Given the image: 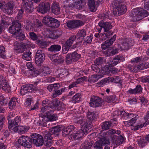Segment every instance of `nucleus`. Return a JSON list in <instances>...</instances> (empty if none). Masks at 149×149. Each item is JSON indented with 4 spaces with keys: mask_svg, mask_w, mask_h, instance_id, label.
I'll return each instance as SVG.
<instances>
[{
    "mask_svg": "<svg viewBox=\"0 0 149 149\" xmlns=\"http://www.w3.org/2000/svg\"><path fill=\"white\" fill-rule=\"evenodd\" d=\"M126 11V7L125 5H120L116 8H114L113 13L116 16H120L125 13Z\"/></svg>",
    "mask_w": 149,
    "mask_h": 149,
    "instance_id": "nucleus-14",
    "label": "nucleus"
},
{
    "mask_svg": "<svg viewBox=\"0 0 149 149\" xmlns=\"http://www.w3.org/2000/svg\"><path fill=\"white\" fill-rule=\"evenodd\" d=\"M26 66L30 72V73L31 75L35 77L38 75L39 72L33 66L31 63L30 62L27 63L26 64Z\"/></svg>",
    "mask_w": 149,
    "mask_h": 149,
    "instance_id": "nucleus-24",
    "label": "nucleus"
},
{
    "mask_svg": "<svg viewBox=\"0 0 149 149\" xmlns=\"http://www.w3.org/2000/svg\"><path fill=\"white\" fill-rule=\"evenodd\" d=\"M39 83V81H37L34 82L33 84H29L23 86L20 91L21 95H23L28 93L32 92L34 91H37L38 88L36 85Z\"/></svg>",
    "mask_w": 149,
    "mask_h": 149,
    "instance_id": "nucleus-6",
    "label": "nucleus"
},
{
    "mask_svg": "<svg viewBox=\"0 0 149 149\" xmlns=\"http://www.w3.org/2000/svg\"><path fill=\"white\" fill-rule=\"evenodd\" d=\"M58 89L54 91V92L53 93L52 95V97L54 98L56 97L61 95L63 92H65L66 89L65 88H63L60 90Z\"/></svg>",
    "mask_w": 149,
    "mask_h": 149,
    "instance_id": "nucleus-39",
    "label": "nucleus"
},
{
    "mask_svg": "<svg viewBox=\"0 0 149 149\" xmlns=\"http://www.w3.org/2000/svg\"><path fill=\"white\" fill-rule=\"evenodd\" d=\"M50 4L48 2H42L40 3L38 6L37 9L39 12L42 14H45L50 9Z\"/></svg>",
    "mask_w": 149,
    "mask_h": 149,
    "instance_id": "nucleus-15",
    "label": "nucleus"
},
{
    "mask_svg": "<svg viewBox=\"0 0 149 149\" xmlns=\"http://www.w3.org/2000/svg\"><path fill=\"white\" fill-rule=\"evenodd\" d=\"M138 118V115H135V117L132 118L130 120L124 122V124L126 126L129 127L131 126V128L132 130H133L132 128L133 127H135V126H133V125L136 123Z\"/></svg>",
    "mask_w": 149,
    "mask_h": 149,
    "instance_id": "nucleus-28",
    "label": "nucleus"
},
{
    "mask_svg": "<svg viewBox=\"0 0 149 149\" xmlns=\"http://www.w3.org/2000/svg\"><path fill=\"white\" fill-rule=\"evenodd\" d=\"M94 142L93 141H85L81 146L85 149H90L93 145Z\"/></svg>",
    "mask_w": 149,
    "mask_h": 149,
    "instance_id": "nucleus-35",
    "label": "nucleus"
},
{
    "mask_svg": "<svg viewBox=\"0 0 149 149\" xmlns=\"http://www.w3.org/2000/svg\"><path fill=\"white\" fill-rule=\"evenodd\" d=\"M125 60L122 56L118 55L116 56L112 61V64L113 65H116L121 61H123Z\"/></svg>",
    "mask_w": 149,
    "mask_h": 149,
    "instance_id": "nucleus-31",
    "label": "nucleus"
},
{
    "mask_svg": "<svg viewBox=\"0 0 149 149\" xmlns=\"http://www.w3.org/2000/svg\"><path fill=\"white\" fill-rule=\"evenodd\" d=\"M111 43L108 40L106 41L101 45V47L102 50H105L111 46Z\"/></svg>",
    "mask_w": 149,
    "mask_h": 149,
    "instance_id": "nucleus-50",
    "label": "nucleus"
},
{
    "mask_svg": "<svg viewBox=\"0 0 149 149\" xmlns=\"http://www.w3.org/2000/svg\"><path fill=\"white\" fill-rule=\"evenodd\" d=\"M32 139L28 136H22L20 137L18 140V143L22 146L27 148H30L32 146Z\"/></svg>",
    "mask_w": 149,
    "mask_h": 149,
    "instance_id": "nucleus-7",
    "label": "nucleus"
},
{
    "mask_svg": "<svg viewBox=\"0 0 149 149\" xmlns=\"http://www.w3.org/2000/svg\"><path fill=\"white\" fill-rule=\"evenodd\" d=\"M58 85L60 86L58 83H55L53 84H51L49 85L47 87V89L50 92H51L53 91H55L59 89V86Z\"/></svg>",
    "mask_w": 149,
    "mask_h": 149,
    "instance_id": "nucleus-40",
    "label": "nucleus"
},
{
    "mask_svg": "<svg viewBox=\"0 0 149 149\" xmlns=\"http://www.w3.org/2000/svg\"><path fill=\"white\" fill-rule=\"evenodd\" d=\"M31 0H23V6L27 13H31L33 11Z\"/></svg>",
    "mask_w": 149,
    "mask_h": 149,
    "instance_id": "nucleus-17",
    "label": "nucleus"
},
{
    "mask_svg": "<svg viewBox=\"0 0 149 149\" xmlns=\"http://www.w3.org/2000/svg\"><path fill=\"white\" fill-rule=\"evenodd\" d=\"M47 111L44 112V113H41L40 116V117L42 119H40V125L42 126H45L46 125V123L47 121H49L56 120L57 118L54 114L53 113V109H51L49 110L48 109Z\"/></svg>",
    "mask_w": 149,
    "mask_h": 149,
    "instance_id": "nucleus-3",
    "label": "nucleus"
},
{
    "mask_svg": "<svg viewBox=\"0 0 149 149\" xmlns=\"http://www.w3.org/2000/svg\"><path fill=\"white\" fill-rule=\"evenodd\" d=\"M81 57V55L76 52L68 53L66 58V62L68 64L71 63L72 62L78 61Z\"/></svg>",
    "mask_w": 149,
    "mask_h": 149,
    "instance_id": "nucleus-8",
    "label": "nucleus"
},
{
    "mask_svg": "<svg viewBox=\"0 0 149 149\" xmlns=\"http://www.w3.org/2000/svg\"><path fill=\"white\" fill-rule=\"evenodd\" d=\"M104 74H94L89 77L88 81L91 83H94L97 82L101 78L103 77Z\"/></svg>",
    "mask_w": 149,
    "mask_h": 149,
    "instance_id": "nucleus-29",
    "label": "nucleus"
},
{
    "mask_svg": "<svg viewBox=\"0 0 149 149\" xmlns=\"http://www.w3.org/2000/svg\"><path fill=\"white\" fill-rule=\"evenodd\" d=\"M61 49V47L59 45H53L48 48V50L52 52H57L60 51Z\"/></svg>",
    "mask_w": 149,
    "mask_h": 149,
    "instance_id": "nucleus-34",
    "label": "nucleus"
},
{
    "mask_svg": "<svg viewBox=\"0 0 149 149\" xmlns=\"http://www.w3.org/2000/svg\"><path fill=\"white\" fill-rule=\"evenodd\" d=\"M102 103V99L97 96H93L90 100L89 104L91 107H96L101 106Z\"/></svg>",
    "mask_w": 149,
    "mask_h": 149,
    "instance_id": "nucleus-16",
    "label": "nucleus"
},
{
    "mask_svg": "<svg viewBox=\"0 0 149 149\" xmlns=\"http://www.w3.org/2000/svg\"><path fill=\"white\" fill-rule=\"evenodd\" d=\"M98 2L95 1L94 0H89L88 1V6L90 9L91 11L94 12L97 10V8L98 6V2H101L102 0H97Z\"/></svg>",
    "mask_w": 149,
    "mask_h": 149,
    "instance_id": "nucleus-21",
    "label": "nucleus"
},
{
    "mask_svg": "<svg viewBox=\"0 0 149 149\" xmlns=\"http://www.w3.org/2000/svg\"><path fill=\"white\" fill-rule=\"evenodd\" d=\"M85 4L84 1L82 0H77L74 2V7L79 10L81 9Z\"/></svg>",
    "mask_w": 149,
    "mask_h": 149,
    "instance_id": "nucleus-32",
    "label": "nucleus"
},
{
    "mask_svg": "<svg viewBox=\"0 0 149 149\" xmlns=\"http://www.w3.org/2000/svg\"><path fill=\"white\" fill-rule=\"evenodd\" d=\"M51 10L52 13L57 15L60 13V6L57 2H54L52 4Z\"/></svg>",
    "mask_w": 149,
    "mask_h": 149,
    "instance_id": "nucleus-26",
    "label": "nucleus"
},
{
    "mask_svg": "<svg viewBox=\"0 0 149 149\" xmlns=\"http://www.w3.org/2000/svg\"><path fill=\"white\" fill-rule=\"evenodd\" d=\"M148 15L149 13L147 11L139 8L133 9L130 15L134 22L139 21Z\"/></svg>",
    "mask_w": 149,
    "mask_h": 149,
    "instance_id": "nucleus-2",
    "label": "nucleus"
},
{
    "mask_svg": "<svg viewBox=\"0 0 149 149\" xmlns=\"http://www.w3.org/2000/svg\"><path fill=\"white\" fill-rule=\"evenodd\" d=\"M31 53L30 52H25L22 55L24 59L26 61H29L31 59Z\"/></svg>",
    "mask_w": 149,
    "mask_h": 149,
    "instance_id": "nucleus-51",
    "label": "nucleus"
},
{
    "mask_svg": "<svg viewBox=\"0 0 149 149\" xmlns=\"http://www.w3.org/2000/svg\"><path fill=\"white\" fill-rule=\"evenodd\" d=\"M24 26L26 30H29L31 29L32 27V23L29 20H24Z\"/></svg>",
    "mask_w": 149,
    "mask_h": 149,
    "instance_id": "nucleus-45",
    "label": "nucleus"
},
{
    "mask_svg": "<svg viewBox=\"0 0 149 149\" xmlns=\"http://www.w3.org/2000/svg\"><path fill=\"white\" fill-rule=\"evenodd\" d=\"M70 46H69L66 43L63 45L62 47V52L64 54H65L67 53L69 50Z\"/></svg>",
    "mask_w": 149,
    "mask_h": 149,
    "instance_id": "nucleus-55",
    "label": "nucleus"
},
{
    "mask_svg": "<svg viewBox=\"0 0 149 149\" xmlns=\"http://www.w3.org/2000/svg\"><path fill=\"white\" fill-rule=\"evenodd\" d=\"M92 38L91 36H87L86 39L84 40V42L83 44L84 45H86L88 44L91 43L92 42Z\"/></svg>",
    "mask_w": 149,
    "mask_h": 149,
    "instance_id": "nucleus-61",
    "label": "nucleus"
},
{
    "mask_svg": "<svg viewBox=\"0 0 149 149\" xmlns=\"http://www.w3.org/2000/svg\"><path fill=\"white\" fill-rule=\"evenodd\" d=\"M60 128L57 126L51 128L49 130V133L46 134L44 137L45 141H50V143H52V134H56L60 131Z\"/></svg>",
    "mask_w": 149,
    "mask_h": 149,
    "instance_id": "nucleus-10",
    "label": "nucleus"
},
{
    "mask_svg": "<svg viewBox=\"0 0 149 149\" xmlns=\"http://www.w3.org/2000/svg\"><path fill=\"white\" fill-rule=\"evenodd\" d=\"M109 77H108V78H106L104 79H103L100 81L99 82L97 83V86L99 87H102L104 84H106L107 82H108L109 79Z\"/></svg>",
    "mask_w": 149,
    "mask_h": 149,
    "instance_id": "nucleus-57",
    "label": "nucleus"
},
{
    "mask_svg": "<svg viewBox=\"0 0 149 149\" xmlns=\"http://www.w3.org/2000/svg\"><path fill=\"white\" fill-rule=\"evenodd\" d=\"M106 33L102 34L101 36V38L100 36V39H102V40H104L106 39V38H108L112 35V33L111 31H108L105 32Z\"/></svg>",
    "mask_w": 149,
    "mask_h": 149,
    "instance_id": "nucleus-42",
    "label": "nucleus"
},
{
    "mask_svg": "<svg viewBox=\"0 0 149 149\" xmlns=\"http://www.w3.org/2000/svg\"><path fill=\"white\" fill-rule=\"evenodd\" d=\"M21 25L20 23L17 21L13 22L12 26L10 27V33L18 37L21 40H24L25 38L24 35L20 32Z\"/></svg>",
    "mask_w": 149,
    "mask_h": 149,
    "instance_id": "nucleus-4",
    "label": "nucleus"
},
{
    "mask_svg": "<svg viewBox=\"0 0 149 149\" xmlns=\"http://www.w3.org/2000/svg\"><path fill=\"white\" fill-rule=\"evenodd\" d=\"M115 133L119 135L120 131L117 130L116 132L115 130L112 129L105 132H101L99 133L97 135L99 139L95 143L94 149H102L103 145H110L111 140L116 144H121L124 140V138L121 136L118 137L113 135Z\"/></svg>",
    "mask_w": 149,
    "mask_h": 149,
    "instance_id": "nucleus-1",
    "label": "nucleus"
},
{
    "mask_svg": "<svg viewBox=\"0 0 149 149\" xmlns=\"http://www.w3.org/2000/svg\"><path fill=\"white\" fill-rule=\"evenodd\" d=\"M111 123L109 121H106L104 122L102 126V128L104 130L109 129L111 127Z\"/></svg>",
    "mask_w": 149,
    "mask_h": 149,
    "instance_id": "nucleus-44",
    "label": "nucleus"
},
{
    "mask_svg": "<svg viewBox=\"0 0 149 149\" xmlns=\"http://www.w3.org/2000/svg\"><path fill=\"white\" fill-rule=\"evenodd\" d=\"M21 120L20 117L17 116L15 118L14 121L11 120L10 124H13L14 125H17L20 122Z\"/></svg>",
    "mask_w": 149,
    "mask_h": 149,
    "instance_id": "nucleus-58",
    "label": "nucleus"
},
{
    "mask_svg": "<svg viewBox=\"0 0 149 149\" xmlns=\"http://www.w3.org/2000/svg\"><path fill=\"white\" fill-rule=\"evenodd\" d=\"M26 44L23 42L19 43L16 42L14 43V49L18 52H22L24 49L26 48Z\"/></svg>",
    "mask_w": 149,
    "mask_h": 149,
    "instance_id": "nucleus-23",
    "label": "nucleus"
},
{
    "mask_svg": "<svg viewBox=\"0 0 149 149\" xmlns=\"http://www.w3.org/2000/svg\"><path fill=\"white\" fill-rule=\"evenodd\" d=\"M128 67L131 71L135 72H138L139 70L145 69L143 63L139 64H136L132 65H129Z\"/></svg>",
    "mask_w": 149,
    "mask_h": 149,
    "instance_id": "nucleus-20",
    "label": "nucleus"
},
{
    "mask_svg": "<svg viewBox=\"0 0 149 149\" xmlns=\"http://www.w3.org/2000/svg\"><path fill=\"white\" fill-rule=\"evenodd\" d=\"M57 77H58L63 78L67 77L69 75V72L68 70L65 68H62L58 69L56 72Z\"/></svg>",
    "mask_w": 149,
    "mask_h": 149,
    "instance_id": "nucleus-22",
    "label": "nucleus"
},
{
    "mask_svg": "<svg viewBox=\"0 0 149 149\" xmlns=\"http://www.w3.org/2000/svg\"><path fill=\"white\" fill-rule=\"evenodd\" d=\"M5 50L4 47L3 46H0V56L1 58L5 59L6 56L5 54Z\"/></svg>",
    "mask_w": 149,
    "mask_h": 149,
    "instance_id": "nucleus-53",
    "label": "nucleus"
},
{
    "mask_svg": "<svg viewBox=\"0 0 149 149\" xmlns=\"http://www.w3.org/2000/svg\"><path fill=\"white\" fill-rule=\"evenodd\" d=\"M35 137L33 139V142L37 146H42L43 144L44 141L42 136L39 134H35Z\"/></svg>",
    "mask_w": 149,
    "mask_h": 149,
    "instance_id": "nucleus-19",
    "label": "nucleus"
},
{
    "mask_svg": "<svg viewBox=\"0 0 149 149\" xmlns=\"http://www.w3.org/2000/svg\"><path fill=\"white\" fill-rule=\"evenodd\" d=\"M28 130L26 127L22 126H18V133L20 134H23L25 133Z\"/></svg>",
    "mask_w": 149,
    "mask_h": 149,
    "instance_id": "nucleus-46",
    "label": "nucleus"
},
{
    "mask_svg": "<svg viewBox=\"0 0 149 149\" xmlns=\"http://www.w3.org/2000/svg\"><path fill=\"white\" fill-rule=\"evenodd\" d=\"M66 25L70 29L78 28L83 25V22L79 20H70L66 23Z\"/></svg>",
    "mask_w": 149,
    "mask_h": 149,
    "instance_id": "nucleus-9",
    "label": "nucleus"
},
{
    "mask_svg": "<svg viewBox=\"0 0 149 149\" xmlns=\"http://www.w3.org/2000/svg\"><path fill=\"white\" fill-rule=\"evenodd\" d=\"M98 25V26H97L96 29L98 30V31L99 33L101 31L102 28L104 29V32H106L109 31L112 27V26L110 23L108 22H104L103 20L99 22Z\"/></svg>",
    "mask_w": 149,
    "mask_h": 149,
    "instance_id": "nucleus-11",
    "label": "nucleus"
},
{
    "mask_svg": "<svg viewBox=\"0 0 149 149\" xmlns=\"http://www.w3.org/2000/svg\"><path fill=\"white\" fill-rule=\"evenodd\" d=\"M145 120V123H141L140 125H137L135 127H133L132 129L134 130H138L142 128L143 127H145L149 124V121L148 120L149 119V111H148L144 116V118Z\"/></svg>",
    "mask_w": 149,
    "mask_h": 149,
    "instance_id": "nucleus-18",
    "label": "nucleus"
},
{
    "mask_svg": "<svg viewBox=\"0 0 149 149\" xmlns=\"http://www.w3.org/2000/svg\"><path fill=\"white\" fill-rule=\"evenodd\" d=\"M7 100L3 96H0V107L4 106L7 104Z\"/></svg>",
    "mask_w": 149,
    "mask_h": 149,
    "instance_id": "nucleus-60",
    "label": "nucleus"
},
{
    "mask_svg": "<svg viewBox=\"0 0 149 149\" xmlns=\"http://www.w3.org/2000/svg\"><path fill=\"white\" fill-rule=\"evenodd\" d=\"M123 1V0H113L111 2V4L114 8H116L118 5H120V3Z\"/></svg>",
    "mask_w": 149,
    "mask_h": 149,
    "instance_id": "nucleus-48",
    "label": "nucleus"
},
{
    "mask_svg": "<svg viewBox=\"0 0 149 149\" xmlns=\"http://www.w3.org/2000/svg\"><path fill=\"white\" fill-rule=\"evenodd\" d=\"M84 123L81 127V129L77 131L76 132L71 135L70 137L72 139H78L81 138L84 135L89 131L88 128V123L84 122Z\"/></svg>",
    "mask_w": 149,
    "mask_h": 149,
    "instance_id": "nucleus-5",
    "label": "nucleus"
},
{
    "mask_svg": "<svg viewBox=\"0 0 149 149\" xmlns=\"http://www.w3.org/2000/svg\"><path fill=\"white\" fill-rule=\"evenodd\" d=\"M0 87L7 93H9V86L6 82L3 80V82L0 83Z\"/></svg>",
    "mask_w": 149,
    "mask_h": 149,
    "instance_id": "nucleus-33",
    "label": "nucleus"
},
{
    "mask_svg": "<svg viewBox=\"0 0 149 149\" xmlns=\"http://www.w3.org/2000/svg\"><path fill=\"white\" fill-rule=\"evenodd\" d=\"M38 45L42 48H45L47 47V42L45 41H38Z\"/></svg>",
    "mask_w": 149,
    "mask_h": 149,
    "instance_id": "nucleus-63",
    "label": "nucleus"
},
{
    "mask_svg": "<svg viewBox=\"0 0 149 149\" xmlns=\"http://www.w3.org/2000/svg\"><path fill=\"white\" fill-rule=\"evenodd\" d=\"M29 35L31 38L34 40H36L38 38V37L33 32H29Z\"/></svg>",
    "mask_w": 149,
    "mask_h": 149,
    "instance_id": "nucleus-64",
    "label": "nucleus"
},
{
    "mask_svg": "<svg viewBox=\"0 0 149 149\" xmlns=\"http://www.w3.org/2000/svg\"><path fill=\"white\" fill-rule=\"evenodd\" d=\"M134 45V42L132 39L130 38L126 39L123 40L120 47L122 50H127L130 47Z\"/></svg>",
    "mask_w": 149,
    "mask_h": 149,
    "instance_id": "nucleus-13",
    "label": "nucleus"
},
{
    "mask_svg": "<svg viewBox=\"0 0 149 149\" xmlns=\"http://www.w3.org/2000/svg\"><path fill=\"white\" fill-rule=\"evenodd\" d=\"M86 31L84 29H81L78 31L75 36H76V38H80L82 40L86 36Z\"/></svg>",
    "mask_w": 149,
    "mask_h": 149,
    "instance_id": "nucleus-36",
    "label": "nucleus"
},
{
    "mask_svg": "<svg viewBox=\"0 0 149 149\" xmlns=\"http://www.w3.org/2000/svg\"><path fill=\"white\" fill-rule=\"evenodd\" d=\"M41 70L42 74L44 75H48L51 72L50 69L48 66L43 67Z\"/></svg>",
    "mask_w": 149,
    "mask_h": 149,
    "instance_id": "nucleus-49",
    "label": "nucleus"
},
{
    "mask_svg": "<svg viewBox=\"0 0 149 149\" xmlns=\"http://www.w3.org/2000/svg\"><path fill=\"white\" fill-rule=\"evenodd\" d=\"M17 102V101L16 98L13 97L11 99L10 101V109H14L16 106Z\"/></svg>",
    "mask_w": 149,
    "mask_h": 149,
    "instance_id": "nucleus-47",
    "label": "nucleus"
},
{
    "mask_svg": "<svg viewBox=\"0 0 149 149\" xmlns=\"http://www.w3.org/2000/svg\"><path fill=\"white\" fill-rule=\"evenodd\" d=\"M110 81L111 82L119 83H120V79L118 77H114L111 78H110Z\"/></svg>",
    "mask_w": 149,
    "mask_h": 149,
    "instance_id": "nucleus-59",
    "label": "nucleus"
},
{
    "mask_svg": "<svg viewBox=\"0 0 149 149\" xmlns=\"http://www.w3.org/2000/svg\"><path fill=\"white\" fill-rule=\"evenodd\" d=\"M116 98L115 96L111 95L106 97L104 100L108 103H111L114 101Z\"/></svg>",
    "mask_w": 149,
    "mask_h": 149,
    "instance_id": "nucleus-54",
    "label": "nucleus"
},
{
    "mask_svg": "<svg viewBox=\"0 0 149 149\" xmlns=\"http://www.w3.org/2000/svg\"><path fill=\"white\" fill-rule=\"evenodd\" d=\"M55 63L57 64L58 63H63L64 60V57L61 55L58 56H56Z\"/></svg>",
    "mask_w": 149,
    "mask_h": 149,
    "instance_id": "nucleus-52",
    "label": "nucleus"
},
{
    "mask_svg": "<svg viewBox=\"0 0 149 149\" xmlns=\"http://www.w3.org/2000/svg\"><path fill=\"white\" fill-rule=\"evenodd\" d=\"M91 68L92 70L94 71L95 72L97 73H99L100 74H104V71L100 70V69L95 64H93L91 65Z\"/></svg>",
    "mask_w": 149,
    "mask_h": 149,
    "instance_id": "nucleus-37",
    "label": "nucleus"
},
{
    "mask_svg": "<svg viewBox=\"0 0 149 149\" xmlns=\"http://www.w3.org/2000/svg\"><path fill=\"white\" fill-rule=\"evenodd\" d=\"M81 95L79 93L77 94L74 95L72 98V102L73 103H75L78 102L81 100Z\"/></svg>",
    "mask_w": 149,
    "mask_h": 149,
    "instance_id": "nucleus-41",
    "label": "nucleus"
},
{
    "mask_svg": "<svg viewBox=\"0 0 149 149\" xmlns=\"http://www.w3.org/2000/svg\"><path fill=\"white\" fill-rule=\"evenodd\" d=\"M62 33V31L58 30L51 31L48 35V37L52 39H56L60 36Z\"/></svg>",
    "mask_w": 149,
    "mask_h": 149,
    "instance_id": "nucleus-27",
    "label": "nucleus"
},
{
    "mask_svg": "<svg viewBox=\"0 0 149 149\" xmlns=\"http://www.w3.org/2000/svg\"><path fill=\"white\" fill-rule=\"evenodd\" d=\"M60 22L56 19L53 18L51 20L50 22L48 24V26L52 28H56L59 26Z\"/></svg>",
    "mask_w": 149,
    "mask_h": 149,
    "instance_id": "nucleus-30",
    "label": "nucleus"
},
{
    "mask_svg": "<svg viewBox=\"0 0 149 149\" xmlns=\"http://www.w3.org/2000/svg\"><path fill=\"white\" fill-rule=\"evenodd\" d=\"M45 55L43 52L41 50H38L35 56V63L38 65H41L45 60Z\"/></svg>",
    "mask_w": 149,
    "mask_h": 149,
    "instance_id": "nucleus-12",
    "label": "nucleus"
},
{
    "mask_svg": "<svg viewBox=\"0 0 149 149\" xmlns=\"http://www.w3.org/2000/svg\"><path fill=\"white\" fill-rule=\"evenodd\" d=\"M52 17L49 16H47L44 17L42 21V22L44 24H47L48 25V24L50 22L51 20L52 19Z\"/></svg>",
    "mask_w": 149,
    "mask_h": 149,
    "instance_id": "nucleus-56",
    "label": "nucleus"
},
{
    "mask_svg": "<svg viewBox=\"0 0 149 149\" xmlns=\"http://www.w3.org/2000/svg\"><path fill=\"white\" fill-rule=\"evenodd\" d=\"M9 18L8 17L5 15H3L2 16V19L1 20L2 24L4 26L9 25Z\"/></svg>",
    "mask_w": 149,
    "mask_h": 149,
    "instance_id": "nucleus-38",
    "label": "nucleus"
},
{
    "mask_svg": "<svg viewBox=\"0 0 149 149\" xmlns=\"http://www.w3.org/2000/svg\"><path fill=\"white\" fill-rule=\"evenodd\" d=\"M138 143L141 147H143L146 145V140L144 139H140L138 140Z\"/></svg>",
    "mask_w": 149,
    "mask_h": 149,
    "instance_id": "nucleus-62",
    "label": "nucleus"
},
{
    "mask_svg": "<svg viewBox=\"0 0 149 149\" xmlns=\"http://www.w3.org/2000/svg\"><path fill=\"white\" fill-rule=\"evenodd\" d=\"M50 101L48 99H46L43 100L42 102V106L43 107L41 108V113H44L45 112L47 111L48 109L49 110L51 108V106L50 105Z\"/></svg>",
    "mask_w": 149,
    "mask_h": 149,
    "instance_id": "nucleus-25",
    "label": "nucleus"
},
{
    "mask_svg": "<svg viewBox=\"0 0 149 149\" xmlns=\"http://www.w3.org/2000/svg\"><path fill=\"white\" fill-rule=\"evenodd\" d=\"M76 38V36L75 35H73L70 37L66 43L67 44H68L69 46H71L72 44L75 41Z\"/></svg>",
    "mask_w": 149,
    "mask_h": 149,
    "instance_id": "nucleus-43",
    "label": "nucleus"
}]
</instances>
